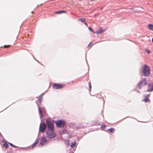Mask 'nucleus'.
<instances>
[{"instance_id":"10","label":"nucleus","mask_w":153,"mask_h":153,"mask_svg":"<svg viewBox=\"0 0 153 153\" xmlns=\"http://www.w3.org/2000/svg\"><path fill=\"white\" fill-rule=\"evenodd\" d=\"M148 28L150 30L153 31V25L149 24L148 25Z\"/></svg>"},{"instance_id":"33","label":"nucleus","mask_w":153,"mask_h":153,"mask_svg":"<svg viewBox=\"0 0 153 153\" xmlns=\"http://www.w3.org/2000/svg\"><path fill=\"white\" fill-rule=\"evenodd\" d=\"M32 13H33V11H32Z\"/></svg>"},{"instance_id":"8","label":"nucleus","mask_w":153,"mask_h":153,"mask_svg":"<svg viewBox=\"0 0 153 153\" xmlns=\"http://www.w3.org/2000/svg\"><path fill=\"white\" fill-rule=\"evenodd\" d=\"M47 143V140L45 137H42L41 140L39 145L41 146L45 145Z\"/></svg>"},{"instance_id":"16","label":"nucleus","mask_w":153,"mask_h":153,"mask_svg":"<svg viewBox=\"0 0 153 153\" xmlns=\"http://www.w3.org/2000/svg\"><path fill=\"white\" fill-rule=\"evenodd\" d=\"M38 143V140H37L32 145V148H33L36 146Z\"/></svg>"},{"instance_id":"7","label":"nucleus","mask_w":153,"mask_h":153,"mask_svg":"<svg viewBox=\"0 0 153 153\" xmlns=\"http://www.w3.org/2000/svg\"><path fill=\"white\" fill-rule=\"evenodd\" d=\"M46 128V126L45 124L44 123H41L39 126V130L41 132H44Z\"/></svg>"},{"instance_id":"9","label":"nucleus","mask_w":153,"mask_h":153,"mask_svg":"<svg viewBox=\"0 0 153 153\" xmlns=\"http://www.w3.org/2000/svg\"><path fill=\"white\" fill-rule=\"evenodd\" d=\"M54 13L56 14H61L63 13H67V12L65 10H62L56 11Z\"/></svg>"},{"instance_id":"32","label":"nucleus","mask_w":153,"mask_h":153,"mask_svg":"<svg viewBox=\"0 0 153 153\" xmlns=\"http://www.w3.org/2000/svg\"><path fill=\"white\" fill-rule=\"evenodd\" d=\"M2 47H3V46H1V48H2Z\"/></svg>"},{"instance_id":"24","label":"nucleus","mask_w":153,"mask_h":153,"mask_svg":"<svg viewBox=\"0 0 153 153\" xmlns=\"http://www.w3.org/2000/svg\"><path fill=\"white\" fill-rule=\"evenodd\" d=\"M88 85H89V89L90 90H91V83L90 82L88 83Z\"/></svg>"},{"instance_id":"20","label":"nucleus","mask_w":153,"mask_h":153,"mask_svg":"<svg viewBox=\"0 0 153 153\" xmlns=\"http://www.w3.org/2000/svg\"><path fill=\"white\" fill-rule=\"evenodd\" d=\"M42 99V97H40L38 99V101L39 102V103H41Z\"/></svg>"},{"instance_id":"17","label":"nucleus","mask_w":153,"mask_h":153,"mask_svg":"<svg viewBox=\"0 0 153 153\" xmlns=\"http://www.w3.org/2000/svg\"><path fill=\"white\" fill-rule=\"evenodd\" d=\"M143 101L146 102H150V100L148 98L145 97V99L143 100Z\"/></svg>"},{"instance_id":"6","label":"nucleus","mask_w":153,"mask_h":153,"mask_svg":"<svg viewBox=\"0 0 153 153\" xmlns=\"http://www.w3.org/2000/svg\"><path fill=\"white\" fill-rule=\"evenodd\" d=\"M65 86V85L60 84L54 83L53 85V87L55 89H61Z\"/></svg>"},{"instance_id":"23","label":"nucleus","mask_w":153,"mask_h":153,"mask_svg":"<svg viewBox=\"0 0 153 153\" xmlns=\"http://www.w3.org/2000/svg\"><path fill=\"white\" fill-rule=\"evenodd\" d=\"M10 45H4V47L5 48H8L10 47Z\"/></svg>"},{"instance_id":"4","label":"nucleus","mask_w":153,"mask_h":153,"mask_svg":"<svg viewBox=\"0 0 153 153\" xmlns=\"http://www.w3.org/2000/svg\"><path fill=\"white\" fill-rule=\"evenodd\" d=\"M147 84V82L146 79H144L139 83L138 88L140 89L142 88V87L146 85Z\"/></svg>"},{"instance_id":"29","label":"nucleus","mask_w":153,"mask_h":153,"mask_svg":"<svg viewBox=\"0 0 153 153\" xmlns=\"http://www.w3.org/2000/svg\"><path fill=\"white\" fill-rule=\"evenodd\" d=\"M149 96L150 94H148L145 97L148 98V97H149Z\"/></svg>"},{"instance_id":"2","label":"nucleus","mask_w":153,"mask_h":153,"mask_svg":"<svg viewBox=\"0 0 153 153\" xmlns=\"http://www.w3.org/2000/svg\"><path fill=\"white\" fill-rule=\"evenodd\" d=\"M46 134L47 137L50 139L54 138L56 136L54 130H47L46 131Z\"/></svg>"},{"instance_id":"19","label":"nucleus","mask_w":153,"mask_h":153,"mask_svg":"<svg viewBox=\"0 0 153 153\" xmlns=\"http://www.w3.org/2000/svg\"><path fill=\"white\" fill-rule=\"evenodd\" d=\"M88 29L90 31H91V32H93V33H96L95 32H94V30L92 29H91L90 27H88Z\"/></svg>"},{"instance_id":"13","label":"nucleus","mask_w":153,"mask_h":153,"mask_svg":"<svg viewBox=\"0 0 153 153\" xmlns=\"http://www.w3.org/2000/svg\"><path fill=\"white\" fill-rule=\"evenodd\" d=\"M39 111L40 115V117L41 118L43 116L42 110L40 107H39Z\"/></svg>"},{"instance_id":"22","label":"nucleus","mask_w":153,"mask_h":153,"mask_svg":"<svg viewBox=\"0 0 153 153\" xmlns=\"http://www.w3.org/2000/svg\"><path fill=\"white\" fill-rule=\"evenodd\" d=\"M76 144V142L72 143L71 145L70 146L71 147H74Z\"/></svg>"},{"instance_id":"27","label":"nucleus","mask_w":153,"mask_h":153,"mask_svg":"<svg viewBox=\"0 0 153 153\" xmlns=\"http://www.w3.org/2000/svg\"><path fill=\"white\" fill-rule=\"evenodd\" d=\"M105 127H106V126H105V125L102 126L101 127V128H105Z\"/></svg>"},{"instance_id":"14","label":"nucleus","mask_w":153,"mask_h":153,"mask_svg":"<svg viewBox=\"0 0 153 153\" xmlns=\"http://www.w3.org/2000/svg\"><path fill=\"white\" fill-rule=\"evenodd\" d=\"M78 21L81 22H85L86 21V19L84 18H80L78 19Z\"/></svg>"},{"instance_id":"15","label":"nucleus","mask_w":153,"mask_h":153,"mask_svg":"<svg viewBox=\"0 0 153 153\" xmlns=\"http://www.w3.org/2000/svg\"><path fill=\"white\" fill-rule=\"evenodd\" d=\"M115 129L114 128H111L109 129H108V130L111 133H112L113 131H114Z\"/></svg>"},{"instance_id":"34","label":"nucleus","mask_w":153,"mask_h":153,"mask_svg":"<svg viewBox=\"0 0 153 153\" xmlns=\"http://www.w3.org/2000/svg\"><path fill=\"white\" fill-rule=\"evenodd\" d=\"M152 121H153V120H152Z\"/></svg>"},{"instance_id":"26","label":"nucleus","mask_w":153,"mask_h":153,"mask_svg":"<svg viewBox=\"0 0 153 153\" xmlns=\"http://www.w3.org/2000/svg\"><path fill=\"white\" fill-rule=\"evenodd\" d=\"M92 44V42H90L89 43V45H88V48L90 46V45H91Z\"/></svg>"},{"instance_id":"18","label":"nucleus","mask_w":153,"mask_h":153,"mask_svg":"<svg viewBox=\"0 0 153 153\" xmlns=\"http://www.w3.org/2000/svg\"><path fill=\"white\" fill-rule=\"evenodd\" d=\"M9 144L12 147H14L15 148H17L18 147L17 146H16L14 145H13V144L10 143H9Z\"/></svg>"},{"instance_id":"1","label":"nucleus","mask_w":153,"mask_h":153,"mask_svg":"<svg viewBox=\"0 0 153 153\" xmlns=\"http://www.w3.org/2000/svg\"><path fill=\"white\" fill-rule=\"evenodd\" d=\"M143 72L144 76H148L150 74V70L149 67L146 65H144L143 67Z\"/></svg>"},{"instance_id":"12","label":"nucleus","mask_w":153,"mask_h":153,"mask_svg":"<svg viewBox=\"0 0 153 153\" xmlns=\"http://www.w3.org/2000/svg\"><path fill=\"white\" fill-rule=\"evenodd\" d=\"M4 143L3 144V146L6 148L7 149L8 147L9 146L7 143L5 141H3Z\"/></svg>"},{"instance_id":"21","label":"nucleus","mask_w":153,"mask_h":153,"mask_svg":"<svg viewBox=\"0 0 153 153\" xmlns=\"http://www.w3.org/2000/svg\"><path fill=\"white\" fill-rule=\"evenodd\" d=\"M153 91V86L152 85V88L151 89H149L147 90V92H150V91Z\"/></svg>"},{"instance_id":"30","label":"nucleus","mask_w":153,"mask_h":153,"mask_svg":"<svg viewBox=\"0 0 153 153\" xmlns=\"http://www.w3.org/2000/svg\"><path fill=\"white\" fill-rule=\"evenodd\" d=\"M84 23H85V25H86V26H88L86 22H85Z\"/></svg>"},{"instance_id":"28","label":"nucleus","mask_w":153,"mask_h":153,"mask_svg":"<svg viewBox=\"0 0 153 153\" xmlns=\"http://www.w3.org/2000/svg\"><path fill=\"white\" fill-rule=\"evenodd\" d=\"M149 96L150 94H148L145 97L148 98V97H149Z\"/></svg>"},{"instance_id":"11","label":"nucleus","mask_w":153,"mask_h":153,"mask_svg":"<svg viewBox=\"0 0 153 153\" xmlns=\"http://www.w3.org/2000/svg\"><path fill=\"white\" fill-rule=\"evenodd\" d=\"M103 31L102 28L100 27L98 31L96 33L97 35L102 33Z\"/></svg>"},{"instance_id":"3","label":"nucleus","mask_w":153,"mask_h":153,"mask_svg":"<svg viewBox=\"0 0 153 153\" xmlns=\"http://www.w3.org/2000/svg\"><path fill=\"white\" fill-rule=\"evenodd\" d=\"M55 123L58 127H63L65 124V122L63 120L56 121Z\"/></svg>"},{"instance_id":"5","label":"nucleus","mask_w":153,"mask_h":153,"mask_svg":"<svg viewBox=\"0 0 153 153\" xmlns=\"http://www.w3.org/2000/svg\"><path fill=\"white\" fill-rule=\"evenodd\" d=\"M47 124L48 128V130H54V125L52 122L47 120Z\"/></svg>"},{"instance_id":"31","label":"nucleus","mask_w":153,"mask_h":153,"mask_svg":"<svg viewBox=\"0 0 153 153\" xmlns=\"http://www.w3.org/2000/svg\"><path fill=\"white\" fill-rule=\"evenodd\" d=\"M152 42H153V38L152 39Z\"/></svg>"},{"instance_id":"25","label":"nucleus","mask_w":153,"mask_h":153,"mask_svg":"<svg viewBox=\"0 0 153 153\" xmlns=\"http://www.w3.org/2000/svg\"><path fill=\"white\" fill-rule=\"evenodd\" d=\"M146 51L149 54L150 53V51L149 50H146Z\"/></svg>"}]
</instances>
